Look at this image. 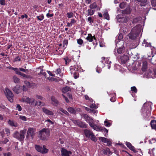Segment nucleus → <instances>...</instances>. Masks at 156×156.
<instances>
[{
  "mask_svg": "<svg viewBox=\"0 0 156 156\" xmlns=\"http://www.w3.org/2000/svg\"><path fill=\"white\" fill-rule=\"evenodd\" d=\"M140 2V4L142 6H145L147 4V0H136Z\"/></svg>",
  "mask_w": 156,
  "mask_h": 156,
  "instance_id": "nucleus-25",
  "label": "nucleus"
},
{
  "mask_svg": "<svg viewBox=\"0 0 156 156\" xmlns=\"http://www.w3.org/2000/svg\"><path fill=\"white\" fill-rule=\"evenodd\" d=\"M68 44V41L67 40H64L62 43L63 47L64 48H66V47L67 45Z\"/></svg>",
  "mask_w": 156,
  "mask_h": 156,
  "instance_id": "nucleus-49",
  "label": "nucleus"
},
{
  "mask_svg": "<svg viewBox=\"0 0 156 156\" xmlns=\"http://www.w3.org/2000/svg\"><path fill=\"white\" fill-rule=\"evenodd\" d=\"M153 75V73H152V71L149 70L147 72L145 73L144 76L147 78H153L154 77Z\"/></svg>",
  "mask_w": 156,
  "mask_h": 156,
  "instance_id": "nucleus-17",
  "label": "nucleus"
},
{
  "mask_svg": "<svg viewBox=\"0 0 156 156\" xmlns=\"http://www.w3.org/2000/svg\"><path fill=\"white\" fill-rule=\"evenodd\" d=\"M61 152L62 156H69L72 154L71 151H68L63 148L62 149Z\"/></svg>",
  "mask_w": 156,
  "mask_h": 156,
  "instance_id": "nucleus-16",
  "label": "nucleus"
},
{
  "mask_svg": "<svg viewBox=\"0 0 156 156\" xmlns=\"http://www.w3.org/2000/svg\"><path fill=\"white\" fill-rule=\"evenodd\" d=\"M68 111L72 113H75V111L74 109L72 107H69L68 108Z\"/></svg>",
  "mask_w": 156,
  "mask_h": 156,
  "instance_id": "nucleus-46",
  "label": "nucleus"
},
{
  "mask_svg": "<svg viewBox=\"0 0 156 156\" xmlns=\"http://www.w3.org/2000/svg\"><path fill=\"white\" fill-rule=\"evenodd\" d=\"M8 123L11 126L14 127L17 126V124L16 122H14L13 120L9 119L8 122Z\"/></svg>",
  "mask_w": 156,
  "mask_h": 156,
  "instance_id": "nucleus-24",
  "label": "nucleus"
},
{
  "mask_svg": "<svg viewBox=\"0 0 156 156\" xmlns=\"http://www.w3.org/2000/svg\"><path fill=\"white\" fill-rule=\"evenodd\" d=\"M126 6V3L124 2H122L119 5V7L121 9H123Z\"/></svg>",
  "mask_w": 156,
  "mask_h": 156,
  "instance_id": "nucleus-53",
  "label": "nucleus"
},
{
  "mask_svg": "<svg viewBox=\"0 0 156 156\" xmlns=\"http://www.w3.org/2000/svg\"><path fill=\"white\" fill-rule=\"evenodd\" d=\"M90 107L91 108H96L98 107L95 104H93V103L91 104L90 105Z\"/></svg>",
  "mask_w": 156,
  "mask_h": 156,
  "instance_id": "nucleus-57",
  "label": "nucleus"
},
{
  "mask_svg": "<svg viewBox=\"0 0 156 156\" xmlns=\"http://www.w3.org/2000/svg\"><path fill=\"white\" fill-rule=\"evenodd\" d=\"M47 122L49 123L50 124H51L52 125H53L54 123V122L52 121L49 119H48L47 120H45V122L46 123Z\"/></svg>",
  "mask_w": 156,
  "mask_h": 156,
  "instance_id": "nucleus-56",
  "label": "nucleus"
},
{
  "mask_svg": "<svg viewBox=\"0 0 156 156\" xmlns=\"http://www.w3.org/2000/svg\"><path fill=\"white\" fill-rule=\"evenodd\" d=\"M151 4L153 7V9L156 10V0H152Z\"/></svg>",
  "mask_w": 156,
  "mask_h": 156,
  "instance_id": "nucleus-38",
  "label": "nucleus"
},
{
  "mask_svg": "<svg viewBox=\"0 0 156 156\" xmlns=\"http://www.w3.org/2000/svg\"><path fill=\"white\" fill-rule=\"evenodd\" d=\"M142 45L145 47H151V43L147 42L146 40H144L142 43Z\"/></svg>",
  "mask_w": 156,
  "mask_h": 156,
  "instance_id": "nucleus-27",
  "label": "nucleus"
},
{
  "mask_svg": "<svg viewBox=\"0 0 156 156\" xmlns=\"http://www.w3.org/2000/svg\"><path fill=\"white\" fill-rule=\"evenodd\" d=\"M13 90L16 94H18L20 92V87L19 85H16L13 88Z\"/></svg>",
  "mask_w": 156,
  "mask_h": 156,
  "instance_id": "nucleus-26",
  "label": "nucleus"
},
{
  "mask_svg": "<svg viewBox=\"0 0 156 156\" xmlns=\"http://www.w3.org/2000/svg\"><path fill=\"white\" fill-rule=\"evenodd\" d=\"M87 21L90 24H91L93 22L92 18L90 16L88 18Z\"/></svg>",
  "mask_w": 156,
  "mask_h": 156,
  "instance_id": "nucleus-52",
  "label": "nucleus"
},
{
  "mask_svg": "<svg viewBox=\"0 0 156 156\" xmlns=\"http://www.w3.org/2000/svg\"><path fill=\"white\" fill-rule=\"evenodd\" d=\"M147 68V62L145 61L143 62V66L142 70L144 72Z\"/></svg>",
  "mask_w": 156,
  "mask_h": 156,
  "instance_id": "nucleus-28",
  "label": "nucleus"
},
{
  "mask_svg": "<svg viewBox=\"0 0 156 156\" xmlns=\"http://www.w3.org/2000/svg\"><path fill=\"white\" fill-rule=\"evenodd\" d=\"M51 99L52 101L53 102V104L54 105H57L58 104V101L53 96L51 97Z\"/></svg>",
  "mask_w": 156,
  "mask_h": 156,
  "instance_id": "nucleus-34",
  "label": "nucleus"
},
{
  "mask_svg": "<svg viewBox=\"0 0 156 156\" xmlns=\"http://www.w3.org/2000/svg\"><path fill=\"white\" fill-rule=\"evenodd\" d=\"M123 38V37L122 34L121 33H120L118 36V40H115L116 44V43L117 42H119V41H122L121 40Z\"/></svg>",
  "mask_w": 156,
  "mask_h": 156,
  "instance_id": "nucleus-36",
  "label": "nucleus"
},
{
  "mask_svg": "<svg viewBox=\"0 0 156 156\" xmlns=\"http://www.w3.org/2000/svg\"><path fill=\"white\" fill-rule=\"evenodd\" d=\"M26 129H24L21 130L20 132L18 131H16L13 134V136L14 137L16 138L17 140L22 141L25 138V135L26 133Z\"/></svg>",
  "mask_w": 156,
  "mask_h": 156,
  "instance_id": "nucleus-4",
  "label": "nucleus"
},
{
  "mask_svg": "<svg viewBox=\"0 0 156 156\" xmlns=\"http://www.w3.org/2000/svg\"><path fill=\"white\" fill-rule=\"evenodd\" d=\"M126 144L127 147H128L129 149L130 150L133 151L134 152L136 153L138 151L135 150V148L130 143L126 142Z\"/></svg>",
  "mask_w": 156,
  "mask_h": 156,
  "instance_id": "nucleus-18",
  "label": "nucleus"
},
{
  "mask_svg": "<svg viewBox=\"0 0 156 156\" xmlns=\"http://www.w3.org/2000/svg\"><path fill=\"white\" fill-rule=\"evenodd\" d=\"M50 135L49 129L44 128L39 132L40 138L43 140H47Z\"/></svg>",
  "mask_w": 156,
  "mask_h": 156,
  "instance_id": "nucleus-5",
  "label": "nucleus"
},
{
  "mask_svg": "<svg viewBox=\"0 0 156 156\" xmlns=\"http://www.w3.org/2000/svg\"><path fill=\"white\" fill-rule=\"evenodd\" d=\"M37 18L40 21H41L44 19V16H43L42 15L39 16H37Z\"/></svg>",
  "mask_w": 156,
  "mask_h": 156,
  "instance_id": "nucleus-63",
  "label": "nucleus"
},
{
  "mask_svg": "<svg viewBox=\"0 0 156 156\" xmlns=\"http://www.w3.org/2000/svg\"><path fill=\"white\" fill-rule=\"evenodd\" d=\"M19 117V118L23 121H26L27 120L25 116L20 115Z\"/></svg>",
  "mask_w": 156,
  "mask_h": 156,
  "instance_id": "nucleus-55",
  "label": "nucleus"
},
{
  "mask_svg": "<svg viewBox=\"0 0 156 156\" xmlns=\"http://www.w3.org/2000/svg\"><path fill=\"white\" fill-rule=\"evenodd\" d=\"M55 73L57 74H60L61 73V70L59 68L57 69L54 72Z\"/></svg>",
  "mask_w": 156,
  "mask_h": 156,
  "instance_id": "nucleus-61",
  "label": "nucleus"
},
{
  "mask_svg": "<svg viewBox=\"0 0 156 156\" xmlns=\"http://www.w3.org/2000/svg\"><path fill=\"white\" fill-rule=\"evenodd\" d=\"M140 20V18H135L133 19V23H137L139 22Z\"/></svg>",
  "mask_w": 156,
  "mask_h": 156,
  "instance_id": "nucleus-42",
  "label": "nucleus"
},
{
  "mask_svg": "<svg viewBox=\"0 0 156 156\" xmlns=\"http://www.w3.org/2000/svg\"><path fill=\"white\" fill-rule=\"evenodd\" d=\"M117 58L122 63L126 62L128 59V57L127 55H123L122 56H120V55L117 56Z\"/></svg>",
  "mask_w": 156,
  "mask_h": 156,
  "instance_id": "nucleus-14",
  "label": "nucleus"
},
{
  "mask_svg": "<svg viewBox=\"0 0 156 156\" xmlns=\"http://www.w3.org/2000/svg\"><path fill=\"white\" fill-rule=\"evenodd\" d=\"M117 22L120 23H123L124 16L121 15H118L116 17Z\"/></svg>",
  "mask_w": 156,
  "mask_h": 156,
  "instance_id": "nucleus-20",
  "label": "nucleus"
},
{
  "mask_svg": "<svg viewBox=\"0 0 156 156\" xmlns=\"http://www.w3.org/2000/svg\"><path fill=\"white\" fill-rule=\"evenodd\" d=\"M86 39L89 42H91L93 40H95L96 41V39L94 36H92L91 34H89L87 37H86Z\"/></svg>",
  "mask_w": 156,
  "mask_h": 156,
  "instance_id": "nucleus-22",
  "label": "nucleus"
},
{
  "mask_svg": "<svg viewBox=\"0 0 156 156\" xmlns=\"http://www.w3.org/2000/svg\"><path fill=\"white\" fill-rule=\"evenodd\" d=\"M116 95L114 93V95L110 99V101L112 102H115L116 99V98H115Z\"/></svg>",
  "mask_w": 156,
  "mask_h": 156,
  "instance_id": "nucleus-48",
  "label": "nucleus"
},
{
  "mask_svg": "<svg viewBox=\"0 0 156 156\" xmlns=\"http://www.w3.org/2000/svg\"><path fill=\"white\" fill-rule=\"evenodd\" d=\"M116 47L117 48V53L116 52L115 50L114 52V54L116 56L119 55V54L122 53L124 52L125 48L123 46L124 41H119L116 43Z\"/></svg>",
  "mask_w": 156,
  "mask_h": 156,
  "instance_id": "nucleus-6",
  "label": "nucleus"
},
{
  "mask_svg": "<svg viewBox=\"0 0 156 156\" xmlns=\"http://www.w3.org/2000/svg\"><path fill=\"white\" fill-rule=\"evenodd\" d=\"M42 109L43 112L46 114L51 115H54V113L52 111L46 109L44 108H43Z\"/></svg>",
  "mask_w": 156,
  "mask_h": 156,
  "instance_id": "nucleus-21",
  "label": "nucleus"
},
{
  "mask_svg": "<svg viewBox=\"0 0 156 156\" xmlns=\"http://www.w3.org/2000/svg\"><path fill=\"white\" fill-rule=\"evenodd\" d=\"M84 132L85 136L88 138H90L93 141H96V139L93 133L90 130L85 129Z\"/></svg>",
  "mask_w": 156,
  "mask_h": 156,
  "instance_id": "nucleus-9",
  "label": "nucleus"
},
{
  "mask_svg": "<svg viewBox=\"0 0 156 156\" xmlns=\"http://www.w3.org/2000/svg\"><path fill=\"white\" fill-rule=\"evenodd\" d=\"M5 93L9 101L11 102L13 101V95L11 91L8 88L5 89Z\"/></svg>",
  "mask_w": 156,
  "mask_h": 156,
  "instance_id": "nucleus-8",
  "label": "nucleus"
},
{
  "mask_svg": "<svg viewBox=\"0 0 156 156\" xmlns=\"http://www.w3.org/2000/svg\"><path fill=\"white\" fill-rule=\"evenodd\" d=\"M87 11L88 13V16H92L94 14L95 10L90 9H88Z\"/></svg>",
  "mask_w": 156,
  "mask_h": 156,
  "instance_id": "nucleus-37",
  "label": "nucleus"
},
{
  "mask_svg": "<svg viewBox=\"0 0 156 156\" xmlns=\"http://www.w3.org/2000/svg\"><path fill=\"white\" fill-rule=\"evenodd\" d=\"M151 105V102L144 103L142 108L143 115L146 118H148L150 116Z\"/></svg>",
  "mask_w": 156,
  "mask_h": 156,
  "instance_id": "nucleus-1",
  "label": "nucleus"
},
{
  "mask_svg": "<svg viewBox=\"0 0 156 156\" xmlns=\"http://www.w3.org/2000/svg\"><path fill=\"white\" fill-rule=\"evenodd\" d=\"M70 90V88L68 87H66L63 88L62 91L63 93H66L68 91Z\"/></svg>",
  "mask_w": 156,
  "mask_h": 156,
  "instance_id": "nucleus-35",
  "label": "nucleus"
},
{
  "mask_svg": "<svg viewBox=\"0 0 156 156\" xmlns=\"http://www.w3.org/2000/svg\"><path fill=\"white\" fill-rule=\"evenodd\" d=\"M85 98L87 100H89L90 102H93V100L91 98H90L87 95H85Z\"/></svg>",
  "mask_w": 156,
  "mask_h": 156,
  "instance_id": "nucleus-54",
  "label": "nucleus"
},
{
  "mask_svg": "<svg viewBox=\"0 0 156 156\" xmlns=\"http://www.w3.org/2000/svg\"><path fill=\"white\" fill-rule=\"evenodd\" d=\"M73 122L79 127L82 128H87L88 126L85 122L79 120H74Z\"/></svg>",
  "mask_w": 156,
  "mask_h": 156,
  "instance_id": "nucleus-11",
  "label": "nucleus"
},
{
  "mask_svg": "<svg viewBox=\"0 0 156 156\" xmlns=\"http://www.w3.org/2000/svg\"><path fill=\"white\" fill-rule=\"evenodd\" d=\"M12 79L14 82L15 83H20V79L16 76H14L12 77Z\"/></svg>",
  "mask_w": 156,
  "mask_h": 156,
  "instance_id": "nucleus-32",
  "label": "nucleus"
},
{
  "mask_svg": "<svg viewBox=\"0 0 156 156\" xmlns=\"http://www.w3.org/2000/svg\"><path fill=\"white\" fill-rule=\"evenodd\" d=\"M101 59V63L100 64V66L102 68L104 67L105 66H107L108 69H110V63L111 62L109 61L108 58L102 57Z\"/></svg>",
  "mask_w": 156,
  "mask_h": 156,
  "instance_id": "nucleus-7",
  "label": "nucleus"
},
{
  "mask_svg": "<svg viewBox=\"0 0 156 156\" xmlns=\"http://www.w3.org/2000/svg\"><path fill=\"white\" fill-rule=\"evenodd\" d=\"M59 111H61V112H63V113H64V114H65L66 115H68V113L67 112V111L64 110L62 108H60L59 109L58 111V112L60 113Z\"/></svg>",
  "mask_w": 156,
  "mask_h": 156,
  "instance_id": "nucleus-45",
  "label": "nucleus"
},
{
  "mask_svg": "<svg viewBox=\"0 0 156 156\" xmlns=\"http://www.w3.org/2000/svg\"><path fill=\"white\" fill-rule=\"evenodd\" d=\"M9 141V140L8 139L5 138L4 140L0 142V144H5Z\"/></svg>",
  "mask_w": 156,
  "mask_h": 156,
  "instance_id": "nucleus-44",
  "label": "nucleus"
},
{
  "mask_svg": "<svg viewBox=\"0 0 156 156\" xmlns=\"http://www.w3.org/2000/svg\"><path fill=\"white\" fill-rule=\"evenodd\" d=\"M16 108V110H18L19 111H20L22 110L21 106L19 104L17 105Z\"/></svg>",
  "mask_w": 156,
  "mask_h": 156,
  "instance_id": "nucleus-59",
  "label": "nucleus"
},
{
  "mask_svg": "<svg viewBox=\"0 0 156 156\" xmlns=\"http://www.w3.org/2000/svg\"><path fill=\"white\" fill-rule=\"evenodd\" d=\"M38 105L41 106H44L45 105V104L44 102L39 101L38 103Z\"/></svg>",
  "mask_w": 156,
  "mask_h": 156,
  "instance_id": "nucleus-62",
  "label": "nucleus"
},
{
  "mask_svg": "<svg viewBox=\"0 0 156 156\" xmlns=\"http://www.w3.org/2000/svg\"><path fill=\"white\" fill-rule=\"evenodd\" d=\"M64 59L65 61L66 64H67L69 63L71 61L70 59L69 58L67 57H66L64 58Z\"/></svg>",
  "mask_w": 156,
  "mask_h": 156,
  "instance_id": "nucleus-51",
  "label": "nucleus"
},
{
  "mask_svg": "<svg viewBox=\"0 0 156 156\" xmlns=\"http://www.w3.org/2000/svg\"><path fill=\"white\" fill-rule=\"evenodd\" d=\"M66 15L69 18H70L73 17V14L72 12H67L66 14Z\"/></svg>",
  "mask_w": 156,
  "mask_h": 156,
  "instance_id": "nucleus-41",
  "label": "nucleus"
},
{
  "mask_svg": "<svg viewBox=\"0 0 156 156\" xmlns=\"http://www.w3.org/2000/svg\"><path fill=\"white\" fill-rule=\"evenodd\" d=\"M131 90L133 93H136L137 92V90L135 87L133 86L131 87Z\"/></svg>",
  "mask_w": 156,
  "mask_h": 156,
  "instance_id": "nucleus-47",
  "label": "nucleus"
},
{
  "mask_svg": "<svg viewBox=\"0 0 156 156\" xmlns=\"http://www.w3.org/2000/svg\"><path fill=\"white\" fill-rule=\"evenodd\" d=\"M36 132V129L32 127H29L27 131L26 138H28L29 136H30L33 139Z\"/></svg>",
  "mask_w": 156,
  "mask_h": 156,
  "instance_id": "nucleus-10",
  "label": "nucleus"
},
{
  "mask_svg": "<svg viewBox=\"0 0 156 156\" xmlns=\"http://www.w3.org/2000/svg\"><path fill=\"white\" fill-rule=\"evenodd\" d=\"M5 131L6 133V134L7 136L9 135L10 134V130L9 129L7 128H5Z\"/></svg>",
  "mask_w": 156,
  "mask_h": 156,
  "instance_id": "nucleus-50",
  "label": "nucleus"
},
{
  "mask_svg": "<svg viewBox=\"0 0 156 156\" xmlns=\"http://www.w3.org/2000/svg\"><path fill=\"white\" fill-rule=\"evenodd\" d=\"M122 14H129L130 13V8L128 7H127L126 9L122 10Z\"/></svg>",
  "mask_w": 156,
  "mask_h": 156,
  "instance_id": "nucleus-29",
  "label": "nucleus"
},
{
  "mask_svg": "<svg viewBox=\"0 0 156 156\" xmlns=\"http://www.w3.org/2000/svg\"><path fill=\"white\" fill-rule=\"evenodd\" d=\"M0 108L5 110V111L7 112H8L9 111V109L8 108H6V107L3 105H1L0 106Z\"/></svg>",
  "mask_w": 156,
  "mask_h": 156,
  "instance_id": "nucleus-58",
  "label": "nucleus"
},
{
  "mask_svg": "<svg viewBox=\"0 0 156 156\" xmlns=\"http://www.w3.org/2000/svg\"><path fill=\"white\" fill-rule=\"evenodd\" d=\"M101 67L99 65H98L96 68V71L98 73H100L101 71Z\"/></svg>",
  "mask_w": 156,
  "mask_h": 156,
  "instance_id": "nucleus-43",
  "label": "nucleus"
},
{
  "mask_svg": "<svg viewBox=\"0 0 156 156\" xmlns=\"http://www.w3.org/2000/svg\"><path fill=\"white\" fill-rule=\"evenodd\" d=\"M20 101L22 102L32 104L35 101V100L34 98H30L25 96L23 97Z\"/></svg>",
  "mask_w": 156,
  "mask_h": 156,
  "instance_id": "nucleus-13",
  "label": "nucleus"
},
{
  "mask_svg": "<svg viewBox=\"0 0 156 156\" xmlns=\"http://www.w3.org/2000/svg\"><path fill=\"white\" fill-rule=\"evenodd\" d=\"M86 122L88 123L90 126H91L94 123V122L92 118L90 117H88V118L86 120Z\"/></svg>",
  "mask_w": 156,
  "mask_h": 156,
  "instance_id": "nucleus-30",
  "label": "nucleus"
},
{
  "mask_svg": "<svg viewBox=\"0 0 156 156\" xmlns=\"http://www.w3.org/2000/svg\"><path fill=\"white\" fill-rule=\"evenodd\" d=\"M89 8L90 9L97 8V10H100V8L98 7H97V5H96L95 2H94L91 4L89 6Z\"/></svg>",
  "mask_w": 156,
  "mask_h": 156,
  "instance_id": "nucleus-23",
  "label": "nucleus"
},
{
  "mask_svg": "<svg viewBox=\"0 0 156 156\" xmlns=\"http://www.w3.org/2000/svg\"><path fill=\"white\" fill-rule=\"evenodd\" d=\"M89 117V116L87 115L86 114H83L82 115V117L85 119V121Z\"/></svg>",
  "mask_w": 156,
  "mask_h": 156,
  "instance_id": "nucleus-64",
  "label": "nucleus"
},
{
  "mask_svg": "<svg viewBox=\"0 0 156 156\" xmlns=\"http://www.w3.org/2000/svg\"><path fill=\"white\" fill-rule=\"evenodd\" d=\"M77 42L78 44L81 45L83 43V41L81 39L77 40Z\"/></svg>",
  "mask_w": 156,
  "mask_h": 156,
  "instance_id": "nucleus-60",
  "label": "nucleus"
},
{
  "mask_svg": "<svg viewBox=\"0 0 156 156\" xmlns=\"http://www.w3.org/2000/svg\"><path fill=\"white\" fill-rule=\"evenodd\" d=\"M99 140L102 142L106 143L108 146H110L112 144L111 140L108 139L106 138L100 137L99 138Z\"/></svg>",
  "mask_w": 156,
  "mask_h": 156,
  "instance_id": "nucleus-15",
  "label": "nucleus"
},
{
  "mask_svg": "<svg viewBox=\"0 0 156 156\" xmlns=\"http://www.w3.org/2000/svg\"><path fill=\"white\" fill-rule=\"evenodd\" d=\"M142 27L140 25H136L132 30L129 34V37L131 39H134L139 35L141 30Z\"/></svg>",
  "mask_w": 156,
  "mask_h": 156,
  "instance_id": "nucleus-2",
  "label": "nucleus"
},
{
  "mask_svg": "<svg viewBox=\"0 0 156 156\" xmlns=\"http://www.w3.org/2000/svg\"><path fill=\"white\" fill-rule=\"evenodd\" d=\"M35 148L37 151L42 154L46 153H48V149L46 148L44 146H43L42 147L39 145H36L35 146Z\"/></svg>",
  "mask_w": 156,
  "mask_h": 156,
  "instance_id": "nucleus-12",
  "label": "nucleus"
},
{
  "mask_svg": "<svg viewBox=\"0 0 156 156\" xmlns=\"http://www.w3.org/2000/svg\"><path fill=\"white\" fill-rule=\"evenodd\" d=\"M104 16L105 19L109 20V16L108 14L107 10L105 11L104 14Z\"/></svg>",
  "mask_w": 156,
  "mask_h": 156,
  "instance_id": "nucleus-39",
  "label": "nucleus"
},
{
  "mask_svg": "<svg viewBox=\"0 0 156 156\" xmlns=\"http://www.w3.org/2000/svg\"><path fill=\"white\" fill-rule=\"evenodd\" d=\"M104 125L105 126L107 127H110L111 125V123L108 122V121L107 120H105L104 122Z\"/></svg>",
  "mask_w": 156,
  "mask_h": 156,
  "instance_id": "nucleus-40",
  "label": "nucleus"
},
{
  "mask_svg": "<svg viewBox=\"0 0 156 156\" xmlns=\"http://www.w3.org/2000/svg\"><path fill=\"white\" fill-rule=\"evenodd\" d=\"M81 70L80 65L77 64L71 66L70 67V73L72 74H73V76L75 79L79 77L78 71H81Z\"/></svg>",
  "mask_w": 156,
  "mask_h": 156,
  "instance_id": "nucleus-3",
  "label": "nucleus"
},
{
  "mask_svg": "<svg viewBox=\"0 0 156 156\" xmlns=\"http://www.w3.org/2000/svg\"><path fill=\"white\" fill-rule=\"evenodd\" d=\"M151 125L152 129H156V121L152 120L151 122Z\"/></svg>",
  "mask_w": 156,
  "mask_h": 156,
  "instance_id": "nucleus-31",
  "label": "nucleus"
},
{
  "mask_svg": "<svg viewBox=\"0 0 156 156\" xmlns=\"http://www.w3.org/2000/svg\"><path fill=\"white\" fill-rule=\"evenodd\" d=\"M103 153L105 154H112L111 152L110 151V149L108 148H107L106 149H104L102 150Z\"/></svg>",
  "mask_w": 156,
  "mask_h": 156,
  "instance_id": "nucleus-33",
  "label": "nucleus"
},
{
  "mask_svg": "<svg viewBox=\"0 0 156 156\" xmlns=\"http://www.w3.org/2000/svg\"><path fill=\"white\" fill-rule=\"evenodd\" d=\"M90 126L94 130H96L97 131H101L102 127L100 126H97L94 123Z\"/></svg>",
  "mask_w": 156,
  "mask_h": 156,
  "instance_id": "nucleus-19",
  "label": "nucleus"
}]
</instances>
